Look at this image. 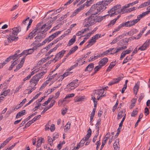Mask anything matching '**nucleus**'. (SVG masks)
Wrapping results in <instances>:
<instances>
[{
    "instance_id": "1",
    "label": "nucleus",
    "mask_w": 150,
    "mask_h": 150,
    "mask_svg": "<svg viewBox=\"0 0 150 150\" xmlns=\"http://www.w3.org/2000/svg\"><path fill=\"white\" fill-rule=\"evenodd\" d=\"M21 28L19 26L18 27L14 28L12 29H10V31L12 32L9 34V37L7 38L6 40L4 41V45H8L9 43L14 41H17L18 38V37H16L18 35V33L21 31Z\"/></svg>"
},
{
    "instance_id": "2",
    "label": "nucleus",
    "mask_w": 150,
    "mask_h": 150,
    "mask_svg": "<svg viewBox=\"0 0 150 150\" xmlns=\"http://www.w3.org/2000/svg\"><path fill=\"white\" fill-rule=\"evenodd\" d=\"M95 13H92L88 17L86 18L84 20V23H85L84 27H88L94 24L97 22L96 18L94 16H96Z\"/></svg>"
},
{
    "instance_id": "3",
    "label": "nucleus",
    "mask_w": 150,
    "mask_h": 150,
    "mask_svg": "<svg viewBox=\"0 0 150 150\" xmlns=\"http://www.w3.org/2000/svg\"><path fill=\"white\" fill-rule=\"evenodd\" d=\"M45 72L42 71L38 74H36L33 76L32 79L30 80V83L31 86L29 87H34L38 83L39 80L40 79L41 77L45 74Z\"/></svg>"
},
{
    "instance_id": "4",
    "label": "nucleus",
    "mask_w": 150,
    "mask_h": 150,
    "mask_svg": "<svg viewBox=\"0 0 150 150\" xmlns=\"http://www.w3.org/2000/svg\"><path fill=\"white\" fill-rule=\"evenodd\" d=\"M139 20L140 19H135L133 20H131L125 22L120 24L122 27H130L134 25L136 23L138 22Z\"/></svg>"
},
{
    "instance_id": "5",
    "label": "nucleus",
    "mask_w": 150,
    "mask_h": 150,
    "mask_svg": "<svg viewBox=\"0 0 150 150\" xmlns=\"http://www.w3.org/2000/svg\"><path fill=\"white\" fill-rule=\"evenodd\" d=\"M123 10V9H121L120 11H115V9H114V8L112 7L111 9H110L109 11H108V14H107L106 15L107 16L108 15H110V17L113 16L115 15H117L119 13H120V14L121 13L122 11Z\"/></svg>"
},
{
    "instance_id": "6",
    "label": "nucleus",
    "mask_w": 150,
    "mask_h": 150,
    "mask_svg": "<svg viewBox=\"0 0 150 150\" xmlns=\"http://www.w3.org/2000/svg\"><path fill=\"white\" fill-rule=\"evenodd\" d=\"M150 43V40L149 39L147 40L138 49V50L144 51L146 50L149 47Z\"/></svg>"
},
{
    "instance_id": "7",
    "label": "nucleus",
    "mask_w": 150,
    "mask_h": 150,
    "mask_svg": "<svg viewBox=\"0 0 150 150\" xmlns=\"http://www.w3.org/2000/svg\"><path fill=\"white\" fill-rule=\"evenodd\" d=\"M66 51L64 50H62L58 53L56 54L55 56V58L53 59L55 60V62H56L57 60H58L59 59H60L63 56L64 54L65 53Z\"/></svg>"
},
{
    "instance_id": "8",
    "label": "nucleus",
    "mask_w": 150,
    "mask_h": 150,
    "mask_svg": "<svg viewBox=\"0 0 150 150\" xmlns=\"http://www.w3.org/2000/svg\"><path fill=\"white\" fill-rule=\"evenodd\" d=\"M106 6H107V5H105V4L103 3L102 4L100 5L98 7V6L96 9L97 11L95 12V14L98 15L99 14L98 13L99 12H101L103 11L106 8Z\"/></svg>"
},
{
    "instance_id": "9",
    "label": "nucleus",
    "mask_w": 150,
    "mask_h": 150,
    "mask_svg": "<svg viewBox=\"0 0 150 150\" xmlns=\"http://www.w3.org/2000/svg\"><path fill=\"white\" fill-rule=\"evenodd\" d=\"M98 6H96L95 4L93 5L91 7L90 10L86 13V15L89 14L91 15L92 13H95L96 11V9Z\"/></svg>"
},
{
    "instance_id": "10",
    "label": "nucleus",
    "mask_w": 150,
    "mask_h": 150,
    "mask_svg": "<svg viewBox=\"0 0 150 150\" xmlns=\"http://www.w3.org/2000/svg\"><path fill=\"white\" fill-rule=\"evenodd\" d=\"M122 78L119 77L117 78H114L108 83V85L111 86L113 84L118 83L122 79Z\"/></svg>"
},
{
    "instance_id": "11",
    "label": "nucleus",
    "mask_w": 150,
    "mask_h": 150,
    "mask_svg": "<svg viewBox=\"0 0 150 150\" xmlns=\"http://www.w3.org/2000/svg\"><path fill=\"white\" fill-rule=\"evenodd\" d=\"M96 42V40L94 38L93 36L91 39L89 41L88 44L85 46V48L84 49L90 47L92 45H93Z\"/></svg>"
},
{
    "instance_id": "12",
    "label": "nucleus",
    "mask_w": 150,
    "mask_h": 150,
    "mask_svg": "<svg viewBox=\"0 0 150 150\" xmlns=\"http://www.w3.org/2000/svg\"><path fill=\"white\" fill-rule=\"evenodd\" d=\"M108 62V59L107 57H104L99 61V65L102 67L105 65Z\"/></svg>"
},
{
    "instance_id": "13",
    "label": "nucleus",
    "mask_w": 150,
    "mask_h": 150,
    "mask_svg": "<svg viewBox=\"0 0 150 150\" xmlns=\"http://www.w3.org/2000/svg\"><path fill=\"white\" fill-rule=\"evenodd\" d=\"M132 51V50L128 49L125 51L123 52L121 54L120 59L121 60L127 54H128L130 53Z\"/></svg>"
},
{
    "instance_id": "14",
    "label": "nucleus",
    "mask_w": 150,
    "mask_h": 150,
    "mask_svg": "<svg viewBox=\"0 0 150 150\" xmlns=\"http://www.w3.org/2000/svg\"><path fill=\"white\" fill-rule=\"evenodd\" d=\"M94 64L93 63H91L89 64L86 67L85 69V71H88L89 72L91 71L93 69L94 67Z\"/></svg>"
},
{
    "instance_id": "15",
    "label": "nucleus",
    "mask_w": 150,
    "mask_h": 150,
    "mask_svg": "<svg viewBox=\"0 0 150 150\" xmlns=\"http://www.w3.org/2000/svg\"><path fill=\"white\" fill-rule=\"evenodd\" d=\"M18 58H19L18 54H15L14 55L10 56L8 57L7 58L6 61L9 62L11 59L15 60L17 59Z\"/></svg>"
},
{
    "instance_id": "16",
    "label": "nucleus",
    "mask_w": 150,
    "mask_h": 150,
    "mask_svg": "<svg viewBox=\"0 0 150 150\" xmlns=\"http://www.w3.org/2000/svg\"><path fill=\"white\" fill-rule=\"evenodd\" d=\"M45 35V34H44L43 35H42L41 34H38V35L36 36L35 38V39H36L35 42H40L41 41L42 39L44 37H45V36L43 37V35Z\"/></svg>"
},
{
    "instance_id": "17",
    "label": "nucleus",
    "mask_w": 150,
    "mask_h": 150,
    "mask_svg": "<svg viewBox=\"0 0 150 150\" xmlns=\"http://www.w3.org/2000/svg\"><path fill=\"white\" fill-rule=\"evenodd\" d=\"M78 80L75 79L73 80L69 84L67 85L68 87H69L70 86H74L75 87H77L78 86L79 84L78 83Z\"/></svg>"
},
{
    "instance_id": "18",
    "label": "nucleus",
    "mask_w": 150,
    "mask_h": 150,
    "mask_svg": "<svg viewBox=\"0 0 150 150\" xmlns=\"http://www.w3.org/2000/svg\"><path fill=\"white\" fill-rule=\"evenodd\" d=\"M76 36L75 35H74L73 36L72 38L69 40L67 44L68 46H70L75 42L76 41Z\"/></svg>"
},
{
    "instance_id": "19",
    "label": "nucleus",
    "mask_w": 150,
    "mask_h": 150,
    "mask_svg": "<svg viewBox=\"0 0 150 150\" xmlns=\"http://www.w3.org/2000/svg\"><path fill=\"white\" fill-rule=\"evenodd\" d=\"M91 130L90 128H89L87 131V134L85 136V137H84V139L85 141H87L88 140V139L91 136Z\"/></svg>"
},
{
    "instance_id": "20",
    "label": "nucleus",
    "mask_w": 150,
    "mask_h": 150,
    "mask_svg": "<svg viewBox=\"0 0 150 150\" xmlns=\"http://www.w3.org/2000/svg\"><path fill=\"white\" fill-rule=\"evenodd\" d=\"M120 16H121L120 15H118L116 18L111 20L110 23L108 24V26H112L115 24V23L116 22V21L120 17Z\"/></svg>"
},
{
    "instance_id": "21",
    "label": "nucleus",
    "mask_w": 150,
    "mask_h": 150,
    "mask_svg": "<svg viewBox=\"0 0 150 150\" xmlns=\"http://www.w3.org/2000/svg\"><path fill=\"white\" fill-rule=\"evenodd\" d=\"M95 92L96 95H98V96L103 95L104 93V89L100 88L95 90Z\"/></svg>"
},
{
    "instance_id": "22",
    "label": "nucleus",
    "mask_w": 150,
    "mask_h": 150,
    "mask_svg": "<svg viewBox=\"0 0 150 150\" xmlns=\"http://www.w3.org/2000/svg\"><path fill=\"white\" fill-rule=\"evenodd\" d=\"M31 45H35L33 47L32 49H33V50H36L38 47H40L42 46L41 43H39L37 44L36 42L35 41Z\"/></svg>"
},
{
    "instance_id": "23",
    "label": "nucleus",
    "mask_w": 150,
    "mask_h": 150,
    "mask_svg": "<svg viewBox=\"0 0 150 150\" xmlns=\"http://www.w3.org/2000/svg\"><path fill=\"white\" fill-rule=\"evenodd\" d=\"M26 101V98L24 99L21 102L20 104L19 105L20 106L18 107V105H17L16 107H16L15 108H14L13 110V111H15L16 110H18V109L19 108H21L22 106L25 103Z\"/></svg>"
},
{
    "instance_id": "24",
    "label": "nucleus",
    "mask_w": 150,
    "mask_h": 150,
    "mask_svg": "<svg viewBox=\"0 0 150 150\" xmlns=\"http://www.w3.org/2000/svg\"><path fill=\"white\" fill-rule=\"evenodd\" d=\"M149 13H150V11H148L142 13L141 14L137 16V19H140V20L141 18L142 17L144 16H145L149 14Z\"/></svg>"
},
{
    "instance_id": "25",
    "label": "nucleus",
    "mask_w": 150,
    "mask_h": 150,
    "mask_svg": "<svg viewBox=\"0 0 150 150\" xmlns=\"http://www.w3.org/2000/svg\"><path fill=\"white\" fill-rule=\"evenodd\" d=\"M37 33L36 30H33L28 35V37H29V39L31 40L36 35Z\"/></svg>"
},
{
    "instance_id": "26",
    "label": "nucleus",
    "mask_w": 150,
    "mask_h": 150,
    "mask_svg": "<svg viewBox=\"0 0 150 150\" xmlns=\"http://www.w3.org/2000/svg\"><path fill=\"white\" fill-rule=\"evenodd\" d=\"M84 99V98L81 96L76 97L74 98V101L75 102H79L81 101H83Z\"/></svg>"
},
{
    "instance_id": "27",
    "label": "nucleus",
    "mask_w": 150,
    "mask_h": 150,
    "mask_svg": "<svg viewBox=\"0 0 150 150\" xmlns=\"http://www.w3.org/2000/svg\"><path fill=\"white\" fill-rule=\"evenodd\" d=\"M138 32V30L135 28H133L127 34L130 35H132Z\"/></svg>"
},
{
    "instance_id": "28",
    "label": "nucleus",
    "mask_w": 150,
    "mask_h": 150,
    "mask_svg": "<svg viewBox=\"0 0 150 150\" xmlns=\"http://www.w3.org/2000/svg\"><path fill=\"white\" fill-rule=\"evenodd\" d=\"M119 142V139H116L115 140V142L113 144V147L114 149L115 150H119V147H118L117 143H118Z\"/></svg>"
},
{
    "instance_id": "29",
    "label": "nucleus",
    "mask_w": 150,
    "mask_h": 150,
    "mask_svg": "<svg viewBox=\"0 0 150 150\" xmlns=\"http://www.w3.org/2000/svg\"><path fill=\"white\" fill-rule=\"evenodd\" d=\"M59 44L57 45L56 46L53 48L51 49L47 53V54L46 55V56L50 54L53 51L56 50L57 48L59 47Z\"/></svg>"
},
{
    "instance_id": "30",
    "label": "nucleus",
    "mask_w": 150,
    "mask_h": 150,
    "mask_svg": "<svg viewBox=\"0 0 150 150\" xmlns=\"http://www.w3.org/2000/svg\"><path fill=\"white\" fill-rule=\"evenodd\" d=\"M124 112L123 110L119 112L117 114V119L118 120L120 119L124 116Z\"/></svg>"
},
{
    "instance_id": "31",
    "label": "nucleus",
    "mask_w": 150,
    "mask_h": 150,
    "mask_svg": "<svg viewBox=\"0 0 150 150\" xmlns=\"http://www.w3.org/2000/svg\"><path fill=\"white\" fill-rule=\"evenodd\" d=\"M69 15V13H68L67 14L64 15L63 16H62L60 18H59L57 21V22H59L62 21L63 19H64V18H66Z\"/></svg>"
},
{
    "instance_id": "32",
    "label": "nucleus",
    "mask_w": 150,
    "mask_h": 150,
    "mask_svg": "<svg viewBox=\"0 0 150 150\" xmlns=\"http://www.w3.org/2000/svg\"><path fill=\"white\" fill-rule=\"evenodd\" d=\"M127 47L126 46H123V47H116L115 52H118L122 50H125L127 48Z\"/></svg>"
},
{
    "instance_id": "33",
    "label": "nucleus",
    "mask_w": 150,
    "mask_h": 150,
    "mask_svg": "<svg viewBox=\"0 0 150 150\" xmlns=\"http://www.w3.org/2000/svg\"><path fill=\"white\" fill-rule=\"evenodd\" d=\"M139 88V86L137 83H136L134 87V92H135V94L136 95Z\"/></svg>"
},
{
    "instance_id": "34",
    "label": "nucleus",
    "mask_w": 150,
    "mask_h": 150,
    "mask_svg": "<svg viewBox=\"0 0 150 150\" xmlns=\"http://www.w3.org/2000/svg\"><path fill=\"white\" fill-rule=\"evenodd\" d=\"M138 108H135L132 112L131 116L132 117H135L138 113Z\"/></svg>"
},
{
    "instance_id": "35",
    "label": "nucleus",
    "mask_w": 150,
    "mask_h": 150,
    "mask_svg": "<svg viewBox=\"0 0 150 150\" xmlns=\"http://www.w3.org/2000/svg\"><path fill=\"white\" fill-rule=\"evenodd\" d=\"M107 15H105L103 16H99L97 17L96 18L97 22H101L103 20V18H104Z\"/></svg>"
},
{
    "instance_id": "36",
    "label": "nucleus",
    "mask_w": 150,
    "mask_h": 150,
    "mask_svg": "<svg viewBox=\"0 0 150 150\" xmlns=\"http://www.w3.org/2000/svg\"><path fill=\"white\" fill-rule=\"evenodd\" d=\"M30 116H29L25 120H24L23 121L22 123L20 124V127L23 126L25 123L26 122L31 118Z\"/></svg>"
},
{
    "instance_id": "37",
    "label": "nucleus",
    "mask_w": 150,
    "mask_h": 150,
    "mask_svg": "<svg viewBox=\"0 0 150 150\" xmlns=\"http://www.w3.org/2000/svg\"><path fill=\"white\" fill-rule=\"evenodd\" d=\"M53 97L54 96H52V97L49 98L47 99V100L45 101V103L42 104V105L43 106H45L46 105H47L50 102L51 100L52 99V98H53Z\"/></svg>"
},
{
    "instance_id": "38",
    "label": "nucleus",
    "mask_w": 150,
    "mask_h": 150,
    "mask_svg": "<svg viewBox=\"0 0 150 150\" xmlns=\"http://www.w3.org/2000/svg\"><path fill=\"white\" fill-rule=\"evenodd\" d=\"M47 138L48 143L51 146H52L53 144L52 143L54 140H53V139H52L50 136H48Z\"/></svg>"
},
{
    "instance_id": "39",
    "label": "nucleus",
    "mask_w": 150,
    "mask_h": 150,
    "mask_svg": "<svg viewBox=\"0 0 150 150\" xmlns=\"http://www.w3.org/2000/svg\"><path fill=\"white\" fill-rule=\"evenodd\" d=\"M27 52V53L25 54L26 56L28 54H32L34 51V50L32 48L28 50H25Z\"/></svg>"
},
{
    "instance_id": "40",
    "label": "nucleus",
    "mask_w": 150,
    "mask_h": 150,
    "mask_svg": "<svg viewBox=\"0 0 150 150\" xmlns=\"http://www.w3.org/2000/svg\"><path fill=\"white\" fill-rule=\"evenodd\" d=\"M10 91V89H8L5 91H4L3 92H2L1 94V95H4V96H6L7 95L8 93H9Z\"/></svg>"
},
{
    "instance_id": "41",
    "label": "nucleus",
    "mask_w": 150,
    "mask_h": 150,
    "mask_svg": "<svg viewBox=\"0 0 150 150\" xmlns=\"http://www.w3.org/2000/svg\"><path fill=\"white\" fill-rule=\"evenodd\" d=\"M60 25H61V24L60 23V24H59L57 25L54 26L51 30V31L50 32V33L52 32V31H54L55 30H57V29H58L60 27L59 26H60Z\"/></svg>"
},
{
    "instance_id": "42",
    "label": "nucleus",
    "mask_w": 150,
    "mask_h": 150,
    "mask_svg": "<svg viewBox=\"0 0 150 150\" xmlns=\"http://www.w3.org/2000/svg\"><path fill=\"white\" fill-rule=\"evenodd\" d=\"M121 6L120 4H117L115 6H114L113 7V8H114V9H115V11H117L118 9H120L121 8Z\"/></svg>"
},
{
    "instance_id": "43",
    "label": "nucleus",
    "mask_w": 150,
    "mask_h": 150,
    "mask_svg": "<svg viewBox=\"0 0 150 150\" xmlns=\"http://www.w3.org/2000/svg\"><path fill=\"white\" fill-rule=\"evenodd\" d=\"M7 59L5 60L2 63L0 64V69L2 68L3 66L5 65L9 61H6Z\"/></svg>"
},
{
    "instance_id": "44",
    "label": "nucleus",
    "mask_w": 150,
    "mask_h": 150,
    "mask_svg": "<svg viewBox=\"0 0 150 150\" xmlns=\"http://www.w3.org/2000/svg\"><path fill=\"white\" fill-rule=\"evenodd\" d=\"M18 113L19 114L20 117H21L25 115L26 113V112H25V110H23L19 112Z\"/></svg>"
},
{
    "instance_id": "45",
    "label": "nucleus",
    "mask_w": 150,
    "mask_h": 150,
    "mask_svg": "<svg viewBox=\"0 0 150 150\" xmlns=\"http://www.w3.org/2000/svg\"><path fill=\"white\" fill-rule=\"evenodd\" d=\"M92 1V0H90L89 1H87L84 4V6H86L87 7L89 6L90 5L92 4V3L91 2Z\"/></svg>"
},
{
    "instance_id": "46",
    "label": "nucleus",
    "mask_w": 150,
    "mask_h": 150,
    "mask_svg": "<svg viewBox=\"0 0 150 150\" xmlns=\"http://www.w3.org/2000/svg\"><path fill=\"white\" fill-rule=\"evenodd\" d=\"M48 83H47L46 82L44 83L39 88V91H41L43 89L45 88Z\"/></svg>"
},
{
    "instance_id": "47",
    "label": "nucleus",
    "mask_w": 150,
    "mask_h": 150,
    "mask_svg": "<svg viewBox=\"0 0 150 150\" xmlns=\"http://www.w3.org/2000/svg\"><path fill=\"white\" fill-rule=\"evenodd\" d=\"M55 102L56 101L55 100H52V101H51L50 104L48 106H47V107L50 109L53 106Z\"/></svg>"
},
{
    "instance_id": "48",
    "label": "nucleus",
    "mask_w": 150,
    "mask_h": 150,
    "mask_svg": "<svg viewBox=\"0 0 150 150\" xmlns=\"http://www.w3.org/2000/svg\"><path fill=\"white\" fill-rule=\"evenodd\" d=\"M53 140H54L57 138H58L59 137V135L58 133H55L53 134Z\"/></svg>"
},
{
    "instance_id": "49",
    "label": "nucleus",
    "mask_w": 150,
    "mask_h": 150,
    "mask_svg": "<svg viewBox=\"0 0 150 150\" xmlns=\"http://www.w3.org/2000/svg\"><path fill=\"white\" fill-rule=\"evenodd\" d=\"M109 53V51L107 50L106 51L104 52L102 54H101V57H103L105 55H107L108 54V53Z\"/></svg>"
},
{
    "instance_id": "50",
    "label": "nucleus",
    "mask_w": 150,
    "mask_h": 150,
    "mask_svg": "<svg viewBox=\"0 0 150 150\" xmlns=\"http://www.w3.org/2000/svg\"><path fill=\"white\" fill-rule=\"evenodd\" d=\"M74 94L73 93L69 94L66 96L64 98V99H67L70 98L74 96Z\"/></svg>"
},
{
    "instance_id": "51",
    "label": "nucleus",
    "mask_w": 150,
    "mask_h": 150,
    "mask_svg": "<svg viewBox=\"0 0 150 150\" xmlns=\"http://www.w3.org/2000/svg\"><path fill=\"white\" fill-rule=\"evenodd\" d=\"M60 94V91H58L56 93L55 96H54V97L53 98H54V99H56L59 97Z\"/></svg>"
},
{
    "instance_id": "52",
    "label": "nucleus",
    "mask_w": 150,
    "mask_h": 150,
    "mask_svg": "<svg viewBox=\"0 0 150 150\" xmlns=\"http://www.w3.org/2000/svg\"><path fill=\"white\" fill-rule=\"evenodd\" d=\"M61 32V31H58L55 33L53 34L52 35L54 38H55L56 36H57L59 34H60Z\"/></svg>"
},
{
    "instance_id": "53",
    "label": "nucleus",
    "mask_w": 150,
    "mask_h": 150,
    "mask_svg": "<svg viewBox=\"0 0 150 150\" xmlns=\"http://www.w3.org/2000/svg\"><path fill=\"white\" fill-rule=\"evenodd\" d=\"M102 67L101 66H97L95 67L94 68V70H95V71L96 72H97V71H98Z\"/></svg>"
},
{
    "instance_id": "54",
    "label": "nucleus",
    "mask_w": 150,
    "mask_h": 150,
    "mask_svg": "<svg viewBox=\"0 0 150 150\" xmlns=\"http://www.w3.org/2000/svg\"><path fill=\"white\" fill-rule=\"evenodd\" d=\"M126 117V115L125 114V115L124 116L121 122L120 123L119 125V127H121L123 123V122L124 121V120H125V118Z\"/></svg>"
},
{
    "instance_id": "55",
    "label": "nucleus",
    "mask_w": 150,
    "mask_h": 150,
    "mask_svg": "<svg viewBox=\"0 0 150 150\" xmlns=\"http://www.w3.org/2000/svg\"><path fill=\"white\" fill-rule=\"evenodd\" d=\"M22 65L20 64H18L16 67V68L14 70V71H16L19 70L22 67Z\"/></svg>"
},
{
    "instance_id": "56",
    "label": "nucleus",
    "mask_w": 150,
    "mask_h": 150,
    "mask_svg": "<svg viewBox=\"0 0 150 150\" xmlns=\"http://www.w3.org/2000/svg\"><path fill=\"white\" fill-rule=\"evenodd\" d=\"M103 1L104 2V4L105 5H108V4H109L110 2L112 1V0H104Z\"/></svg>"
},
{
    "instance_id": "57",
    "label": "nucleus",
    "mask_w": 150,
    "mask_h": 150,
    "mask_svg": "<svg viewBox=\"0 0 150 150\" xmlns=\"http://www.w3.org/2000/svg\"><path fill=\"white\" fill-rule=\"evenodd\" d=\"M122 27L120 24L117 28L114 29L113 32H116L119 31Z\"/></svg>"
},
{
    "instance_id": "58",
    "label": "nucleus",
    "mask_w": 150,
    "mask_h": 150,
    "mask_svg": "<svg viewBox=\"0 0 150 150\" xmlns=\"http://www.w3.org/2000/svg\"><path fill=\"white\" fill-rule=\"evenodd\" d=\"M118 100H117V102L114 105V106L113 107V108L112 109V111L113 112H114L115 110L117 108V105H118Z\"/></svg>"
},
{
    "instance_id": "59",
    "label": "nucleus",
    "mask_w": 150,
    "mask_h": 150,
    "mask_svg": "<svg viewBox=\"0 0 150 150\" xmlns=\"http://www.w3.org/2000/svg\"><path fill=\"white\" fill-rule=\"evenodd\" d=\"M54 44V43H51L49 44L45 48L47 50L48 49H50Z\"/></svg>"
},
{
    "instance_id": "60",
    "label": "nucleus",
    "mask_w": 150,
    "mask_h": 150,
    "mask_svg": "<svg viewBox=\"0 0 150 150\" xmlns=\"http://www.w3.org/2000/svg\"><path fill=\"white\" fill-rule=\"evenodd\" d=\"M27 52L25 50L23 51L22 52L19 54H18V58L21 57L22 55H24L25 54H26Z\"/></svg>"
},
{
    "instance_id": "61",
    "label": "nucleus",
    "mask_w": 150,
    "mask_h": 150,
    "mask_svg": "<svg viewBox=\"0 0 150 150\" xmlns=\"http://www.w3.org/2000/svg\"><path fill=\"white\" fill-rule=\"evenodd\" d=\"M101 34H96L95 35L93 36V37L96 40L98 39L99 38H100V37Z\"/></svg>"
},
{
    "instance_id": "62",
    "label": "nucleus",
    "mask_w": 150,
    "mask_h": 150,
    "mask_svg": "<svg viewBox=\"0 0 150 150\" xmlns=\"http://www.w3.org/2000/svg\"><path fill=\"white\" fill-rule=\"evenodd\" d=\"M144 112L146 116L147 115L149 114V111L148 108L146 107L144 109Z\"/></svg>"
},
{
    "instance_id": "63",
    "label": "nucleus",
    "mask_w": 150,
    "mask_h": 150,
    "mask_svg": "<svg viewBox=\"0 0 150 150\" xmlns=\"http://www.w3.org/2000/svg\"><path fill=\"white\" fill-rule=\"evenodd\" d=\"M29 18L28 17L26 19L24 20H23V22L22 23L23 24H25V25H26V23H28L29 20Z\"/></svg>"
},
{
    "instance_id": "64",
    "label": "nucleus",
    "mask_w": 150,
    "mask_h": 150,
    "mask_svg": "<svg viewBox=\"0 0 150 150\" xmlns=\"http://www.w3.org/2000/svg\"><path fill=\"white\" fill-rule=\"evenodd\" d=\"M78 48V47L76 45L74 47L71 49V50L74 53V52Z\"/></svg>"
}]
</instances>
